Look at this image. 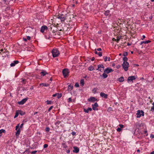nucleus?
I'll return each instance as SVG.
<instances>
[{
  "instance_id": "obj_21",
  "label": "nucleus",
  "mask_w": 154,
  "mask_h": 154,
  "mask_svg": "<svg viewBox=\"0 0 154 154\" xmlns=\"http://www.w3.org/2000/svg\"><path fill=\"white\" fill-rule=\"evenodd\" d=\"M151 41L149 40L146 41H144L141 42L140 43V45H142L143 44H148L149 42H150Z\"/></svg>"
},
{
  "instance_id": "obj_17",
  "label": "nucleus",
  "mask_w": 154,
  "mask_h": 154,
  "mask_svg": "<svg viewBox=\"0 0 154 154\" xmlns=\"http://www.w3.org/2000/svg\"><path fill=\"white\" fill-rule=\"evenodd\" d=\"M92 110V109L90 107H88V109H86L85 108H83V111L86 113H88L89 111H91Z\"/></svg>"
},
{
  "instance_id": "obj_4",
  "label": "nucleus",
  "mask_w": 154,
  "mask_h": 154,
  "mask_svg": "<svg viewBox=\"0 0 154 154\" xmlns=\"http://www.w3.org/2000/svg\"><path fill=\"white\" fill-rule=\"evenodd\" d=\"M57 17L58 18L60 19L61 21H64L65 20V17L63 14H59L57 15Z\"/></svg>"
},
{
  "instance_id": "obj_5",
  "label": "nucleus",
  "mask_w": 154,
  "mask_h": 154,
  "mask_svg": "<svg viewBox=\"0 0 154 154\" xmlns=\"http://www.w3.org/2000/svg\"><path fill=\"white\" fill-rule=\"evenodd\" d=\"M88 102H94L95 101H97L98 100L94 97H91L90 98H88Z\"/></svg>"
},
{
  "instance_id": "obj_51",
  "label": "nucleus",
  "mask_w": 154,
  "mask_h": 154,
  "mask_svg": "<svg viewBox=\"0 0 154 154\" xmlns=\"http://www.w3.org/2000/svg\"><path fill=\"white\" fill-rule=\"evenodd\" d=\"M119 126L120 127V128H123L124 127V125H123L122 124H119Z\"/></svg>"
},
{
  "instance_id": "obj_46",
  "label": "nucleus",
  "mask_w": 154,
  "mask_h": 154,
  "mask_svg": "<svg viewBox=\"0 0 154 154\" xmlns=\"http://www.w3.org/2000/svg\"><path fill=\"white\" fill-rule=\"evenodd\" d=\"M53 108V106H51L49 108V109H48V112H50V111Z\"/></svg>"
},
{
  "instance_id": "obj_22",
  "label": "nucleus",
  "mask_w": 154,
  "mask_h": 154,
  "mask_svg": "<svg viewBox=\"0 0 154 154\" xmlns=\"http://www.w3.org/2000/svg\"><path fill=\"white\" fill-rule=\"evenodd\" d=\"M49 84H46L44 83H41L40 84V85L41 86H45V87H48L49 86Z\"/></svg>"
},
{
  "instance_id": "obj_56",
  "label": "nucleus",
  "mask_w": 154,
  "mask_h": 154,
  "mask_svg": "<svg viewBox=\"0 0 154 154\" xmlns=\"http://www.w3.org/2000/svg\"><path fill=\"white\" fill-rule=\"evenodd\" d=\"M97 50L98 51H101V48H97Z\"/></svg>"
},
{
  "instance_id": "obj_45",
  "label": "nucleus",
  "mask_w": 154,
  "mask_h": 154,
  "mask_svg": "<svg viewBox=\"0 0 154 154\" xmlns=\"http://www.w3.org/2000/svg\"><path fill=\"white\" fill-rule=\"evenodd\" d=\"M57 98H59L61 97V94H58L57 95Z\"/></svg>"
},
{
  "instance_id": "obj_7",
  "label": "nucleus",
  "mask_w": 154,
  "mask_h": 154,
  "mask_svg": "<svg viewBox=\"0 0 154 154\" xmlns=\"http://www.w3.org/2000/svg\"><path fill=\"white\" fill-rule=\"evenodd\" d=\"M104 68V66L102 64L99 65L98 66V68L96 69L97 70H98L101 72L103 71Z\"/></svg>"
},
{
  "instance_id": "obj_18",
  "label": "nucleus",
  "mask_w": 154,
  "mask_h": 154,
  "mask_svg": "<svg viewBox=\"0 0 154 154\" xmlns=\"http://www.w3.org/2000/svg\"><path fill=\"white\" fill-rule=\"evenodd\" d=\"M117 38L116 39L115 38H113L112 39V40L113 41H116L117 43H118L119 41H120L121 38L119 36H117L116 37Z\"/></svg>"
},
{
  "instance_id": "obj_20",
  "label": "nucleus",
  "mask_w": 154,
  "mask_h": 154,
  "mask_svg": "<svg viewBox=\"0 0 154 154\" xmlns=\"http://www.w3.org/2000/svg\"><path fill=\"white\" fill-rule=\"evenodd\" d=\"M20 129L19 128L18 130H16L17 131L16 132L15 135L17 137L19 136V135L20 134Z\"/></svg>"
},
{
  "instance_id": "obj_39",
  "label": "nucleus",
  "mask_w": 154,
  "mask_h": 154,
  "mask_svg": "<svg viewBox=\"0 0 154 154\" xmlns=\"http://www.w3.org/2000/svg\"><path fill=\"white\" fill-rule=\"evenodd\" d=\"M72 101V99L71 97L69 98L68 99V102L69 103H70Z\"/></svg>"
},
{
  "instance_id": "obj_2",
  "label": "nucleus",
  "mask_w": 154,
  "mask_h": 154,
  "mask_svg": "<svg viewBox=\"0 0 154 154\" xmlns=\"http://www.w3.org/2000/svg\"><path fill=\"white\" fill-rule=\"evenodd\" d=\"M122 66L125 71H127L129 67V63L128 62H124Z\"/></svg>"
},
{
  "instance_id": "obj_11",
  "label": "nucleus",
  "mask_w": 154,
  "mask_h": 154,
  "mask_svg": "<svg viewBox=\"0 0 154 154\" xmlns=\"http://www.w3.org/2000/svg\"><path fill=\"white\" fill-rule=\"evenodd\" d=\"M136 79V77L134 76H129L128 78L127 81L128 82L129 81H132L133 82V80H135Z\"/></svg>"
},
{
  "instance_id": "obj_32",
  "label": "nucleus",
  "mask_w": 154,
  "mask_h": 154,
  "mask_svg": "<svg viewBox=\"0 0 154 154\" xmlns=\"http://www.w3.org/2000/svg\"><path fill=\"white\" fill-rule=\"evenodd\" d=\"M5 131L4 129H2L0 130V134H2V133H5Z\"/></svg>"
},
{
  "instance_id": "obj_57",
  "label": "nucleus",
  "mask_w": 154,
  "mask_h": 154,
  "mask_svg": "<svg viewBox=\"0 0 154 154\" xmlns=\"http://www.w3.org/2000/svg\"><path fill=\"white\" fill-rule=\"evenodd\" d=\"M142 40H143V39L145 38V36L144 35H143L142 36Z\"/></svg>"
},
{
  "instance_id": "obj_1",
  "label": "nucleus",
  "mask_w": 154,
  "mask_h": 154,
  "mask_svg": "<svg viewBox=\"0 0 154 154\" xmlns=\"http://www.w3.org/2000/svg\"><path fill=\"white\" fill-rule=\"evenodd\" d=\"M51 52L53 57H57L60 54L59 51L57 49H53L52 51Z\"/></svg>"
},
{
  "instance_id": "obj_50",
  "label": "nucleus",
  "mask_w": 154,
  "mask_h": 154,
  "mask_svg": "<svg viewBox=\"0 0 154 154\" xmlns=\"http://www.w3.org/2000/svg\"><path fill=\"white\" fill-rule=\"evenodd\" d=\"M23 125H24L23 123H22L20 125V126H19L20 127H19V128L20 129L21 128H22L23 126Z\"/></svg>"
},
{
  "instance_id": "obj_64",
  "label": "nucleus",
  "mask_w": 154,
  "mask_h": 154,
  "mask_svg": "<svg viewBox=\"0 0 154 154\" xmlns=\"http://www.w3.org/2000/svg\"><path fill=\"white\" fill-rule=\"evenodd\" d=\"M150 154H154V151L151 152Z\"/></svg>"
},
{
  "instance_id": "obj_13",
  "label": "nucleus",
  "mask_w": 154,
  "mask_h": 154,
  "mask_svg": "<svg viewBox=\"0 0 154 154\" xmlns=\"http://www.w3.org/2000/svg\"><path fill=\"white\" fill-rule=\"evenodd\" d=\"M40 74H41V76H43L46 75V74H48V73L46 71L42 70V71L40 72Z\"/></svg>"
},
{
  "instance_id": "obj_40",
  "label": "nucleus",
  "mask_w": 154,
  "mask_h": 154,
  "mask_svg": "<svg viewBox=\"0 0 154 154\" xmlns=\"http://www.w3.org/2000/svg\"><path fill=\"white\" fill-rule=\"evenodd\" d=\"M92 91H93V93L94 94L96 93L97 92V89L96 88H94L93 89Z\"/></svg>"
},
{
  "instance_id": "obj_12",
  "label": "nucleus",
  "mask_w": 154,
  "mask_h": 154,
  "mask_svg": "<svg viewBox=\"0 0 154 154\" xmlns=\"http://www.w3.org/2000/svg\"><path fill=\"white\" fill-rule=\"evenodd\" d=\"M100 96L103 98H104L105 99H107L108 98V95L105 94L104 92H102L100 93Z\"/></svg>"
},
{
  "instance_id": "obj_52",
  "label": "nucleus",
  "mask_w": 154,
  "mask_h": 154,
  "mask_svg": "<svg viewBox=\"0 0 154 154\" xmlns=\"http://www.w3.org/2000/svg\"><path fill=\"white\" fill-rule=\"evenodd\" d=\"M37 152V151H32L31 153L32 154H35V153H36V152Z\"/></svg>"
},
{
  "instance_id": "obj_28",
  "label": "nucleus",
  "mask_w": 154,
  "mask_h": 154,
  "mask_svg": "<svg viewBox=\"0 0 154 154\" xmlns=\"http://www.w3.org/2000/svg\"><path fill=\"white\" fill-rule=\"evenodd\" d=\"M94 69V68L92 66H89L88 68V70L90 71H92Z\"/></svg>"
},
{
  "instance_id": "obj_31",
  "label": "nucleus",
  "mask_w": 154,
  "mask_h": 154,
  "mask_svg": "<svg viewBox=\"0 0 154 154\" xmlns=\"http://www.w3.org/2000/svg\"><path fill=\"white\" fill-rule=\"evenodd\" d=\"M106 73L104 72L103 74V76L104 78H107L108 76L107 75H106Z\"/></svg>"
},
{
  "instance_id": "obj_41",
  "label": "nucleus",
  "mask_w": 154,
  "mask_h": 154,
  "mask_svg": "<svg viewBox=\"0 0 154 154\" xmlns=\"http://www.w3.org/2000/svg\"><path fill=\"white\" fill-rule=\"evenodd\" d=\"M102 52H98V54L99 56L101 57L102 55Z\"/></svg>"
},
{
  "instance_id": "obj_14",
  "label": "nucleus",
  "mask_w": 154,
  "mask_h": 154,
  "mask_svg": "<svg viewBox=\"0 0 154 154\" xmlns=\"http://www.w3.org/2000/svg\"><path fill=\"white\" fill-rule=\"evenodd\" d=\"M19 61L18 60H14L13 62L10 64V66L11 67L14 66L16 64H18Z\"/></svg>"
},
{
  "instance_id": "obj_33",
  "label": "nucleus",
  "mask_w": 154,
  "mask_h": 154,
  "mask_svg": "<svg viewBox=\"0 0 154 154\" xmlns=\"http://www.w3.org/2000/svg\"><path fill=\"white\" fill-rule=\"evenodd\" d=\"M128 55V53L127 52H124L123 54V56L124 57H125Z\"/></svg>"
},
{
  "instance_id": "obj_35",
  "label": "nucleus",
  "mask_w": 154,
  "mask_h": 154,
  "mask_svg": "<svg viewBox=\"0 0 154 154\" xmlns=\"http://www.w3.org/2000/svg\"><path fill=\"white\" fill-rule=\"evenodd\" d=\"M152 104L153 106L151 107V109L152 111L154 112V102L152 103Z\"/></svg>"
},
{
  "instance_id": "obj_36",
  "label": "nucleus",
  "mask_w": 154,
  "mask_h": 154,
  "mask_svg": "<svg viewBox=\"0 0 154 154\" xmlns=\"http://www.w3.org/2000/svg\"><path fill=\"white\" fill-rule=\"evenodd\" d=\"M103 58L104 61L106 62L107 60L108 57L107 56H104L103 57Z\"/></svg>"
},
{
  "instance_id": "obj_10",
  "label": "nucleus",
  "mask_w": 154,
  "mask_h": 154,
  "mask_svg": "<svg viewBox=\"0 0 154 154\" xmlns=\"http://www.w3.org/2000/svg\"><path fill=\"white\" fill-rule=\"evenodd\" d=\"M113 71V70L112 69L107 68L104 70V72L108 74Z\"/></svg>"
},
{
  "instance_id": "obj_37",
  "label": "nucleus",
  "mask_w": 154,
  "mask_h": 154,
  "mask_svg": "<svg viewBox=\"0 0 154 154\" xmlns=\"http://www.w3.org/2000/svg\"><path fill=\"white\" fill-rule=\"evenodd\" d=\"M20 124H18L15 127V130H17L18 129V128H19L20 127H19Z\"/></svg>"
},
{
  "instance_id": "obj_62",
  "label": "nucleus",
  "mask_w": 154,
  "mask_h": 154,
  "mask_svg": "<svg viewBox=\"0 0 154 154\" xmlns=\"http://www.w3.org/2000/svg\"><path fill=\"white\" fill-rule=\"evenodd\" d=\"M94 59H95L93 57L92 58L91 60L92 61H94Z\"/></svg>"
},
{
  "instance_id": "obj_19",
  "label": "nucleus",
  "mask_w": 154,
  "mask_h": 154,
  "mask_svg": "<svg viewBox=\"0 0 154 154\" xmlns=\"http://www.w3.org/2000/svg\"><path fill=\"white\" fill-rule=\"evenodd\" d=\"M104 14L106 16H110V11L109 10H107L105 11Z\"/></svg>"
},
{
  "instance_id": "obj_61",
  "label": "nucleus",
  "mask_w": 154,
  "mask_h": 154,
  "mask_svg": "<svg viewBox=\"0 0 154 154\" xmlns=\"http://www.w3.org/2000/svg\"><path fill=\"white\" fill-rule=\"evenodd\" d=\"M57 94H55L53 95V96L54 97H56V96H57Z\"/></svg>"
},
{
  "instance_id": "obj_16",
  "label": "nucleus",
  "mask_w": 154,
  "mask_h": 154,
  "mask_svg": "<svg viewBox=\"0 0 154 154\" xmlns=\"http://www.w3.org/2000/svg\"><path fill=\"white\" fill-rule=\"evenodd\" d=\"M74 150H73V152L75 153H78L79 150V148L76 146L73 147Z\"/></svg>"
},
{
  "instance_id": "obj_23",
  "label": "nucleus",
  "mask_w": 154,
  "mask_h": 154,
  "mask_svg": "<svg viewBox=\"0 0 154 154\" xmlns=\"http://www.w3.org/2000/svg\"><path fill=\"white\" fill-rule=\"evenodd\" d=\"M118 80L120 82H122L124 81V78L122 76Z\"/></svg>"
},
{
  "instance_id": "obj_60",
  "label": "nucleus",
  "mask_w": 154,
  "mask_h": 154,
  "mask_svg": "<svg viewBox=\"0 0 154 154\" xmlns=\"http://www.w3.org/2000/svg\"><path fill=\"white\" fill-rule=\"evenodd\" d=\"M30 89L31 90H32L33 89V86H31L30 88Z\"/></svg>"
},
{
  "instance_id": "obj_8",
  "label": "nucleus",
  "mask_w": 154,
  "mask_h": 154,
  "mask_svg": "<svg viewBox=\"0 0 154 154\" xmlns=\"http://www.w3.org/2000/svg\"><path fill=\"white\" fill-rule=\"evenodd\" d=\"M92 109L94 110H98L97 107L98 106V105L97 103H95L94 104H92Z\"/></svg>"
},
{
  "instance_id": "obj_26",
  "label": "nucleus",
  "mask_w": 154,
  "mask_h": 154,
  "mask_svg": "<svg viewBox=\"0 0 154 154\" xmlns=\"http://www.w3.org/2000/svg\"><path fill=\"white\" fill-rule=\"evenodd\" d=\"M73 88V86H71L70 85H69L68 88V90L69 91H71L72 90Z\"/></svg>"
},
{
  "instance_id": "obj_47",
  "label": "nucleus",
  "mask_w": 154,
  "mask_h": 154,
  "mask_svg": "<svg viewBox=\"0 0 154 154\" xmlns=\"http://www.w3.org/2000/svg\"><path fill=\"white\" fill-rule=\"evenodd\" d=\"M121 129L120 128H118L117 129V131L118 132H120L121 131Z\"/></svg>"
},
{
  "instance_id": "obj_44",
  "label": "nucleus",
  "mask_w": 154,
  "mask_h": 154,
  "mask_svg": "<svg viewBox=\"0 0 154 154\" xmlns=\"http://www.w3.org/2000/svg\"><path fill=\"white\" fill-rule=\"evenodd\" d=\"M48 146V145L47 144H45L43 146V147L44 148H47Z\"/></svg>"
},
{
  "instance_id": "obj_48",
  "label": "nucleus",
  "mask_w": 154,
  "mask_h": 154,
  "mask_svg": "<svg viewBox=\"0 0 154 154\" xmlns=\"http://www.w3.org/2000/svg\"><path fill=\"white\" fill-rule=\"evenodd\" d=\"M21 80H22V82L24 84H25V82L26 81L25 79H21Z\"/></svg>"
},
{
  "instance_id": "obj_58",
  "label": "nucleus",
  "mask_w": 154,
  "mask_h": 154,
  "mask_svg": "<svg viewBox=\"0 0 154 154\" xmlns=\"http://www.w3.org/2000/svg\"><path fill=\"white\" fill-rule=\"evenodd\" d=\"M98 52L97 51L95 50L94 51V53L96 54H98Z\"/></svg>"
},
{
  "instance_id": "obj_49",
  "label": "nucleus",
  "mask_w": 154,
  "mask_h": 154,
  "mask_svg": "<svg viewBox=\"0 0 154 154\" xmlns=\"http://www.w3.org/2000/svg\"><path fill=\"white\" fill-rule=\"evenodd\" d=\"M71 134H72V135L74 136V135H75L76 133L75 132H74V131H72V132Z\"/></svg>"
},
{
  "instance_id": "obj_3",
  "label": "nucleus",
  "mask_w": 154,
  "mask_h": 154,
  "mask_svg": "<svg viewBox=\"0 0 154 154\" xmlns=\"http://www.w3.org/2000/svg\"><path fill=\"white\" fill-rule=\"evenodd\" d=\"M136 115L137 118H140L141 116H144V112L143 110H138L137 112Z\"/></svg>"
},
{
  "instance_id": "obj_55",
  "label": "nucleus",
  "mask_w": 154,
  "mask_h": 154,
  "mask_svg": "<svg viewBox=\"0 0 154 154\" xmlns=\"http://www.w3.org/2000/svg\"><path fill=\"white\" fill-rule=\"evenodd\" d=\"M66 153H67L69 154V153H70V150H69V149H68V150H66Z\"/></svg>"
},
{
  "instance_id": "obj_25",
  "label": "nucleus",
  "mask_w": 154,
  "mask_h": 154,
  "mask_svg": "<svg viewBox=\"0 0 154 154\" xmlns=\"http://www.w3.org/2000/svg\"><path fill=\"white\" fill-rule=\"evenodd\" d=\"M18 111L19 114H20L21 116H23L25 114V112L21 110H18Z\"/></svg>"
},
{
  "instance_id": "obj_6",
  "label": "nucleus",
  "mask_w": 154,
  "mask_h": 154,
  "mask_svg": "<svg viewBox=\"0 0 154 154\" xmlns=\"http://www.w3.org/2000/svg\"><path fill=\"white\" fill-rule=\"evenodd\" d=\"M28 99V98H25L22 100L21 101L18 102V103L19 105H23L26 102Z\"/></svg>"
},
{
  "instance_id": "obj_15",
  "label": "nucleus",
  "mask_w": 154,
  "mask_h": 154,
  "mask_svg": "<svg viewBox=\"0 0 154 154\" xmlns=\"http://www.w3.org/2000/svg\"><path fill=\"white\" fill-rule=\"evenodd\" d=\"M47 29V27L45 26H42L40 30V31L42 32H44L45 30Z\"/></svg>"
},
{
  "instance_id": "obj_42",
  "label": "nucleus",
  "mask_w": 154,
  "mask_h": 154,
  "mask_svg": "<svg viewBox=\"0 0 154 154\" xmlns=\"http://www.w3.org/2000/svg\"><path fill=\"white\" fill-rule=\"evenodd\" d=\"M62 145L63 146V147L65 148H66L67 146L65 143H63L62 144Z\"/></svg>"
},
{
  "instance_id": "obj_30",
  "label": "nucleus",
  "mask_w": 154,
  "mask_h": 154,
  "mask_svg": "<svg viewBox=\"0 0 154 154\" xmlns=\"http://www.w3.org/2000/svg\"><path fill=\"white\" fill-rule=\"evenodd\" d=\"M123 60H124V62H127L128 58L127 57H124L123 58Z\"/></svg>"
},
{
  "instance_id": "obj_59",
  "label": "nucleus",
  "mask_w": 154,
  "mask_h": 154,
  "mask_svg": "<svg viewBox=\"0 0 154 154\" xmlns=\"http://www.w3.org/2000/svg\"><path fill=\"white\" fill-rule=\"evenodd\" d=\"M23 40L25 42H26L27 40V39L26 38H23Z\"/></svg>"
},
{
  "instance_id": "obj_53",
  "label": "nucleus",
  "mask_w": 154,
  "mask_h": 154,
  "mask_svg": "<svg viewBox=\"0 0 154 154\" xmlns=\"http://www.w3.org/2000/svg\"><path fill=\"white\" fill-rule=\"evenodd\" d=\"M150 137L152 138H154V135L152 134H151L150 136Z\"/></svg>"
},
{
  "instance_id": "obj_9",
  "label": "nucleus",
  "mask_w": 154,
  "mask_h": 154,
  "mask_svg": "<svg viewBox=\"0 0 154 154\" xmlns=\"http://www.w3.org/2000/svg\"><path fill=\"white\" fill-rule=\"evenodd\" d=\"M63 74L64 76H66L68 75V71L67 69H64L62 71Z\"/></svg>"
},
{
  "instance_id": "obj_27",
  "label": "nucleus",
  "mask_w": 154,
  "mask_h": 154,
  "mask_svg": "<svg viewBox=\"0 0 154 154\" xmlns=\"http://www.w3.org/2000/svg\"><path fill=\"white\" fill-rule=\"evenodd\" d=\"M19 114V113L18 112V110H17L16 111V112L15 113V114L14 117V118L15 119V118H17Z\"/></svg>"
},
{
  "instance_id": "obj_43",
  "label": "nucleus",
  "mask_w": 154,
  "mask_h": 154,
  "mask_svg": "<svg viewBox=\"0 0 154 154\" xmlns=\"http://www.w3.org/2000/svg\"><path fill=\"white\" fill-rule=\"evenodd\" d=\"M75 86L76 87H79V85L78 83H76L75 84Z\"/></svg>"
},
{
  "instance_id": "obj_29",
  "label": "nucleus",
  "mask_w": 154,
  "mask_h": 154,
  "mask_svg": "<svg viewBox=\"0 0 154 154\" xmlns=\"http://www.w3.org/2000/svg\"><path fill=\"white\" fill-rule=\"evenodd\" d=\"M60 122L58 121L55 123V124L56 125L57 127H58L59 126H58V125L60 124Z\"/></svg>"
},
{
  "instance_id": "obj_38",
  "label": "nucleus",
  "mask_w": 154,
  "mask_h": 154,
  "mask_svg": "<svg viewBox=\"0 0 154 154\" xmlns=\"http://www.w3.org/2000/svg\"><path fill=\"white\" fill-rule=\"evenodd\" d=\"M46 102H47V104H51L52 103L51 101L47 100Z\"/></svg>"
},
{
  "instance_id": "obj_34",
  "label": "nucleus",
  "mask_w": 154,
  "mask_h": 154,
  "mask_svg": "<svg viewBox=\"0 0 154 154\" xmlns=\"http://www.w3.org/2000/svg\"><path fill=\"white\" fill-rule=\"evenodd\" d=\"M50 130V128L49 127H46L45 128V130L46 132H48Z\"/></svg>"
},
{
  "instance_id": "obj_24",
  "label": "nucleus",
  "mask_w": 154,
  "mask_h": 154,
  "mask_svg": "<svg viewBox=\"0 0 154 154\" xmlns=\"http://www.w3.org/2000/svg\"><path fill=\"white\" fill-rule=\"evenodd\" d=\"M80 84L81 86H83L84 85V81L83 79H81L80 80Z\"/></svg>"
},
{
  "instance_id": "obj_63",
  "label": "nucleus",
  "mask_w": 154,
  "mask_h": 154,
  "mask_svg": "<svg viewBox=\"0 0 154 154\" xmlns=\"http://www.w3.org/2000/svg\"><path fill=\"white\" fill-rule=\"evenodd\" d=\"M120 67V66L119 65V66H116V68H117V69H119V68Z\"/></svg>"
},
{
  "instance_id": "obj_54",
  "label": "nucleus",
  "mask_w": 154,
  "mask_h": 154,
  "mask_svg": "<svg viewBox=\"0 0 154 154\" xmlns=\"http://www.w3.org/2000/svg\"><path fill=\"white\" fill-rule=\"evenodd\" d=\"M30 37L29 36H27L26 39H27V40H29L30 39Z\"/></svg>"
}]
</instances>
